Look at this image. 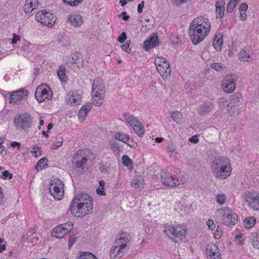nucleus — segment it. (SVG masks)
<instances>
[{"instance_id": "nucleus-1", "label": "nucleus", "mask_w": 259, "mask_h": 259, "mask_svg": "<svg viewBox=\"0 0 259 259\" xmlns=\"http://www.w3.org/2000/svg\"><path fill=\"white\" fill-rule=\"evenodd\" d=\"M210 24L207 18L199 17L195 18L189 28V35L194 45H198L208 35Z\"/></svg>"}, {"instance_id": "nucleus-2", "label": "nucleus", "mask_w": 259, "mask_h": 259, "mask_svg": "<svg viewBox=\"0 0 259 259\" xmlns=\"http://www.w3.org/2000/svg\"><path fill=\"white\" fill-rule=\"evenodd\" d=\"M210 167L213 175L217 178L225 179L231 175V165L229 160L226 157L215 158L212 161Z\"/></svg>"}, {"instance_id": "nucleus-3", "label": "nucleus", "mask_w": 259, "mask_h": 259, "mask_svg": "<svg viewBox=\"0 0 259 259\" xmlns=\"http://www.w3.org/2000/svg\"><path fill=\"white\" fill-rule=\"evenodd\" d=\"M92 97L94 98L93 104L96 106H100L105 96V85L101 78L94 80L92 89Z\"/></svg>"}, {"instance_id": "nucleus-4", "label": "nucleus", "mask_w": 259, "mask_h": 259, "mask_svg": "<svg viewBox=\"0 0 259 259\" xmlns=\"http://www.w3.org/2000/svg\"><path fill=\"white\" fill-rule=\"evenodd\" d=\"M95 156L91 150H78L73 157L72 164L76 168L83 169L88 159L93 160Z\"/></svg>"}, {"instance_id": "nucleus-5", "label": "nucleus", "mask_w": 259, "mask_h": 259, "mask_svg": "<svg viewBox=\"0 0 259 259\" xmlns=\"http://www.w3.org/2000/svg\"><path fill=\"white\" fill-rule=\"evenodd\" d=\"M217 217L223 224L228 226L235 225L238 221L237 215L228 207L218 209Z\"/></svg>"}, {"instance_id": "nucleus-6", "label": "nucleus", "mask_w": 259, "mask_h": 259, "mask_svg": "<svg viewBox=\"0 0 259 259\" xmlns=\"http://www.w3.org/2000/svg\"><path fill=\"white\" fill-rule=\"evenodd\" d=\"M164 232L169 238L176 242L182 240V237L186 234V229L179 226H165Z\"/></svg>"}, {"instance_id": "nucleus-7", "label": "nucleus", "mask_w": 259, "mask_h": 259, "mask_svg": "<svg viewBox=\"0 0 259 259\" xmlns=\"http://www.w3.org/2000/svg\"><path fill=\"white\" fill-rule=\"evenodd\" d=\"M93 204L86 202H79V203H71L70 210L71 213L75 217H81L92 212Z\"/></svg>"}, {"instance_id": "nucleus-8", "label": "nucleus", "mask_w": 259, "mask_h": 259, "mask_svg": "<svg viewBox=\"0 0 259 259\" xmlns=\"http://www.w3.org/2000/svg\"><path fill=\"white\" fill-rule=\"evenodd\" d=\"M31 116L27 113H23L17 115L14 119L16 128L20 131H26L31 126Z\"/></svg>"}, {"instance_id": "nucleus-9", "label": "nucleus", "mask_w": 259, "mask_h": 259, "mask_svg": "<svg viewBox=\"0 0 259 259\" xmlns=\"http://www.w3.org/2000/svg\"><path fill=\"white\" fill-rule=\"evenodd\" d=\"M63 186L62 182L59 179L51 181L49 190L55 199L61 200L64 194Z\"/></svg>"}, {"instance_id": "nucleus-10", "label": "nucleus", "mask_w": 259, "mask_h": 259, "mask_svg": "<svg viewBox=\"0 0 259 259\" xmlns=\"http://www.w3.org/2000/svg\"><path fill=\"white\" fill-rule=\"evenodd\" d=\"M36 20L44 25L52 27L55 24L56 18L54 15L50 12L44 10L37 12L35 15Z\"/></svg>"}, {"instance_id": "nucleus-11", "label": "nucleus", "mask_w": 259, "mask_h": 259, "mask_svg": "<svg viewBox=\"0 0 259 259\" xmlns=\"http://www.w3.org/2000/svg\"><path fill=\"white\" fill-rule=\"evenodd\" d=\"M123 116L126 121L133 127L136 134L139 137H142L145 133V130L142 124L139 121L138 118L127 113H123Z\"/></svg>"}, {"instance_id": "nucleus-12", "label": "nucleus", "mask_w": 259, "mask_h": 259, "mask_svg": "<svg viewBox=\"0 0 259 259\" xmlns=\"http://www.w3.org/2000/svg\"><path fill=\"white\" fill-rule=\"evenodd\" d=\"M35 97L36 100L40 103L46 99H51L53 97V93L49 86L41 84L37 87L35 93Z\"/></svg>"}, {"instance_id": "nucleus-13", "label": "nucleus", "mask_w": 259, "mask_h": 259, "mask_svg": "<svg viewBox=\"0 0 259 259\" xmlns=\"http://www.w3.org/2000/svg\"><path fill=\"white\" fill-rule=\"evenodd\" d=\"M161 179L162 183L168 187H173L184 183L182 179H178L175 176H172L169 172H161Z\"/></svg>"}, {"instance_id": "nucleus-14", "label": "nucleus", "mask_w": 259, "mask_h": 259, "mask_svg": "<svg viewBox=\"0 0 259 259\" xmlns=\"http://www.w3.org/2000/svg\"><path fill=\"white\" fill-rule=\"evenodd\" d=\"M29 91L24 88L12 92L10 96V103L19 104L22 100H27Z\"/></svg>"}, {"instance_id": "nucleus-15", "label": "nucleus", "mask_w": 259, "mask_h": 259, "mask_svg": "<svg viewBox=\"0 0 259 259\" xmlns=\"http://www.w3.org/2000/svg\"><path fill=\"white\" fill-rule=\"evenodd\" d=\"M241 99H242V96L239 93H236L231 96L230 101L227 104V107L228 108L230 107V109H229L230 114H234L236 113L238 114L239 113L240 108L239 103Z\"/></svg>"}, {"instance_id": "nucleus-16", "label": "nucleus", "mask_w": 259, "mask_h": 259, "mask_svg": "<svg viewBox=\"0 0 259 259\" xmlns=\"http://www.w3.org/2000/svg\"><path fill=\"white\" fill-rule=\"evenodd\" d=\"M236 81L235 75L231 74L226 76L222 81L223 91L227 93L233 92L236 88Z\"/></svg>"}, {"instance_id": "nucleus-17", "label": "nucleus", "mask_w": 259, "mask_h": 259, "mask_svg": "<svg viewBox=\"0 0 259 259\" xmlns=\"http://www.w3.org/2000/svg\"><path fill=\"white\" fill-rule=\"evenodd\" d=\"M246 201L249 206L254 210H259V193H249L246 196Z\"/></svg>"}, {"instance_id": "nucleus-18", "label": "nucleus", "mask_w": 259, "mask_h": 259, "mask_svg": "<svg viewBox=\"0 0 259 259\" xmlns=\"http://www.w3.org/2000/svg\"><path fill=\"white\" fill-rule=\"evenodd\" d=\"M159 44L158 36L154 35L144 41L143 49L146 51H148L150 49L158 46Z\"/></svg>"}, {"instance_id": "nucleus-19", "label": "nucleus", "mask_w": 259, "mask_h": 259, "mask_svg": "<svg viewBox=\"0 0 259 259\" xmlns=\"http://www.w3.org/2000/svg\"><path fill=\"white\" fill-rule=\"evenodd\" d=\"M67 21L70 25L74 27H78L82 24V16L78 14H70L67 17Z\"/></svg>"}, {"instance_id": "nucleus-20", "label": "nucleus", "mask_w": 259, "mask_h": 259, "mask_svg": "<svg viewBox=\"0 0 259 259\" xmlns=\"http://www.w3.org/2000/svg\"><path fill=\"white\" fill-rule=\"evenodd\" d=\"M81 99V96L74 92H69L66 96V101L69 105H76L80 104Z\"/></svg>"}, {"instance_id": "nucleus-21", "label": "nucleus", "mask_w": 259, "mask_h": 259, "mask_svg": "<svg viewBox=\"0 0 259 259\" xmlns=\"http://www.w3.org/2000/svg\"><path fill=\"white\" fill-rule=\"evenodd\" d=\"M126 250L114 244L110 249V256L112 259H115L116 257L120 258L124 255Z\"/></svg>"}, {"instance_id": "nucleus-22", "label": "nucleus", "mask_w": 259, "mask_h": 259, "mask_svg": "<svg viewBox=\"0 0 259 259\" xmlns=\"http://www.w3.org/2000/svg\"><path fill=\"white\" fill-rule=\"evenodd\" d=\"M86 202H89L90 203L93 204V200L91 197L89 195L84 193H80L74 197L73 200L72 201L71 203H75L77 204L79 202H84V203Z\"/></svg>"}, {"instance_id": "nucleus-23", "label": "nucleus", "mask_w": 259, "mask_h": 259, "mask_svg": "<svg viewBox=\"0 0 259 259\" xmlns=\"http://www.w3.org/2000/svg\"><path fill=\"white\" fill-rule=\"evenodd\" d=\"M129 240L124 234H122L117 237L114 242V244L120 248L126 250L127 244Z\"/></svg>"}, {"instance_id": "nucleus-24", "label": "nucleus", "mask_w": 259, "mask_h": 259, "mask_svg": "<svg viewBox=\"0 0 259 259\" xmlns=\"http://www.w3.org/2000/svg\"><path fill=\"white\" fill-rule=\"evenodd\" d=\"M72 61L70 63L75 64L78 68L83 66V59L82 56L80 53L74 52L70 55Z\"/></svg>"}, {"instance_id": "nucleus-25", "label": "nucleus", "mask_w": 259, "mask_h": 259, "mask_svg": "<svg viewBox=\"0 0 259 259\" xmlns=\"http://www.w3.org/2000/svg\"><path fill=\"white\" fill-rule=\"evenodd\" d=\"M214 108V105L212 103H203L200 106L198 112L200 115H205L210 112Z\"/></svg>"}, {"instance_id": "nucleus-26", "label": "nucleus", "mask_w": 259, "mask_h": 259, "mask_svg": "<svg viewBox=\"0 0 259 259\" xmlns=\"http://www.w3.org/2000/svg\"><path fill=\"white\" fill-rule=\"evenodd\" d=\"M168 63L166 59L164 57H158L155 59V64L157 71L162 72L163 68L161 67L162 66L166 67L167 65L168 66Z\"/></svg>"}, {"instance_id": "nucleus-27", "label": "nucleus", "mask_w": 259, "mask_h": 259, "mask_svg": "<svg viewBox=\"0 0 259 259\" xmlns=\"http://www.w3.org/2000/svg\"><path fill=\"white\" fill-rule=\"evenodd\" d=\"M109 145L111 150L114 153H119L122 151L123 147L119 142L115 140L110 141Z\"/></svg>"}, {"instance_id": "nucleus-28", "label": "nucleus", "mask_w": 259, "mask_h": 259, "mask_svg": "<svg viewBox=\"0 0 259 259\" xmlns=\"http://www.w3.org/2000/svg\"><path fill=\"white\" fill-rule=\"evenodd\" d=\"M143 178L141 176L139 175L135 176L132 180L131 186L135 189L143 187Z\"/></svg>"}, {"instance_id": "nucleus-29", "label": "nucleus", "mask_w": 259, "mask_h": 259, "mask_svg": "<svg viewBox=\"0 0 259 259\" xmlns=\"http://www.w3.org/2000/svg\"><path fill=\"white\" fill-rule=\"evenodd\" d=\"M212 44L213 47L217 51H221L223 44V36L217 35L214 38Z\"/></svg>"}, {"instance_id": "nucleus-30", "label": "nucleus", "mask_w": 259, "mask_h": 259, "mask_svg": "<svg viewBox=\"0 0 259 259\" xmlns=\"http://www.w3.org/2000/svg\"><path fill=\"white\" fill-rule=\"evenodd\" d=\"M58 76L60 80L62 82H66L67 77L65 73V67L63 65L59 66V70L57 71Z\"/></svg>"}, {"instance_id": "nucleus-31", "label": "nucleus", "mask_w": 259, "mask_h": 259, "mask_svg": "<svg viewBox=\"0 0 259 259\" xmlns=\"http://www.w3.org/2000/svg\"><path fill=\"white\" fill-rule=\"evenodd\" d=\"M52 235L53 237H55L57 238H62L65 236V234L63 233L62 230H61L60 225L53 229Z\"/></svg>"}, {"instance_id": "nucleus-32", "label": "nucleus", "mask_w": 259, "mask_h": 259, "mask_svg": "<svg viewBox=\"0 0 259 259\" xmlns=\"http://www.w3.org/2000/svg\"><path fill=\"white\" fill-rule=\"evenodd\" d=\"M114 138L118 141L123 142L124 143H126V141L130 140L128 135L119 132L115 134Z\"/></svg>"}, {"instance_id": "nucleus-33", "label": "nucleus", "mask_w": 259, "mask_h": 259, "mask_svg": "<svg viewBox=\"0 0 259 259\" xmlns=\"http://www.w3.org/2000/svg\"><path fill=\"white\" fill-rule=\"evenodd\" d=\"M255 219L253 217H248L244 221V225L245 228L250 229L253 227L255 223Z\"/></svg>"}, {"instance_id": "nucleus-34", "label": "nucleus", "mask_w": 259, "mask_h": 259, "mask_svg": "<svg viewBox=\"0 0 259 259\" xmlns=\"http://www.w3.org/2000/svg\"><path fill=\"white\" fill-rule=\"evenodd\" d=\"M161 68H163L162 72H161L160 71H158L160 75L163 78H167V77L170 76L171 73V70L170 68L169 64L168 63V66L167 65L166 67L162 66Z\"/></svg>"}, {"instance_id": "nucleus-35", "label": "nucleus", "mask_w": 259, "mask_h": 259, "mask_svg": "<svg viewBox=\"0 0 259 259\" xmlns=\"http://www.w3.org/2000/svg\"><path fill=\"white\" fill-rule=\"evenodd\" d=\"M78 259H97L92 253L89 252H84L80 253Z\"/></svg>"}, {"instance_id": "nucleus-36", "label": "nucleus", "mask_w": 259, "mask_h": 259, "mask_svg": "<svg viewBox=\"0 0 259 259\" xmlns=\"http://www.w3.org/2000/svg\"><path fill=\"white\" fill-rule=\"evenodd\" d=\"M216 252H220L218 247L214 244L208 245L207 248V253L208 254H215Z\"/></svg>"}, {"instance_id": "nucleus-37", "label": "nucleus", "mask_w": 259, "mask_h": 259, "mask_svg": "<svg viewBox=\"0 0 259 259\" xmlns=\"http://www.w3.org/2000/svg\"><path fill=\"white\" fill-rule=\"evenodd\" d=\"M240 59L242 61H248V59L250 58L248 53L244 50H242L239 53Z\"/></svg>"}, {"instance_id": "nucleus-38", "label": "nucleus", "mask_w": 259, "mask_h": 259, "mask_svg": "<svg viewBox=\"0 0 259 259\" xmlns=\"http://www.w3.org/2000/svg\"><path fill=\"white\" fill-rule=\"evenodd\" d=\"M63 144V138L61 137L57 138L56 141L52 144V148L53 149H57L60 147Z\"/></svg>"}, {"instance_id": "nucleus-39", "label": "nucleus", "mask_w": 259, "mask_h": 259, "mask_svg": "<svg viewBox=\"0 0 259 259\" xmlns=\"http://www.w3.org/2000/svg\"><path fill=\"white\" fill-rule=\"evenodd\" d=\"M216 200L218 203L222 205L223 204L226 200V196L224 194L220 193L218 194L216 196Z\"/></svg>"}, {"instance_id": "nucleus-40", "label": "nucleus", "mask_w": 259, "mask_h": 259, "mask_svg": "<svg viewBox=\"0 0 259 259\" xmlns=\"http://www.w3.org/2000/svg\"><path fill=\"white\" fill-rule=\"evenodd\" d=\"M236 2H234L232 0H231L228 4L227 6V12L228 13H232L235 7L236 6Z\"/></svg>"}, {"instance_id": "nucleus-41", "label": "nucleus", "mask_w": 259, "mask_h": 259, "mask_svg": "<svg viewBox=\"0 0 259 259\" xmlns=\"http://www.w3.org/2000/svg\"><path fill=\"white\" fill-rule=\"evenodd\" d=\"M217 18L219 17L222 18L225 13V7H216L215 10Z\"/></svg>"}, {"instance_id": "nucleus-42", "label": "nucleus", "mask_w": 259, "mask_h": 259, "mask_svg": "<svg viewBox=\"0 0 259 259\" xmlns=\"http://www.w3.org/2000/svg\"><path fill=\"white\" fill-rule=\"evenodd\" d=\"M122 162L125 166H128L130 164L132 163V160L126 154L123 155L121 158Z\"/></svg>"}, {"instance_id": "nucleus-43", "label": "nucleus", "mask_w": 259, "mask_h": 259, "mask_svg": "<svg viewBox=\"0 0 259 259\" xmlns=\"http://www.w3.org/2000/svg\"><path fill=\"white\" fill-rule=\"evenodd\" d=\"M210 67L213 69L217 70V71H221L223 69L224 66L222 65L221 63H213L211 64Z\"/></svg>"}, {"instance_id": "nucleus-44", "label": "nucleus", "mask_w": 259, "mask_h": 259, "mask_svg": "<svg viewBox=\"0 0 259 259\" xmlns=\"http://www.w3.org/2000/svg\"><path fill=\"white\" fill-rule=\"evenodd\" d=\"M25 4H28V6L35 9L38 7L37 0H26Z\"/></svg>"}, {"instance_id": "nucleus-45", "label": "nucleus", "mask_w": 259, "mask_h": 259, "mask_svg": "<svg viewBox=\"0 0 259 259\" xmlns=\"http://www.w3.org/2000/svg\"><path fill=\"white\" fill-rule=\"evenodd\" d=\"M181 115V113L180 112L176 111L171 113V118L175 122L178 123V120L180 118V116Z\"/></svg>"}, {"instance_id": "nucleus-46", "label": "nucleus", "mask_w": 259, "mask_h": 259, "mask_svg": "<svg viewBox=\"0 0 259 259\" xmlns=\"http://www.w3.org/2000/svg\"><path fill=\"white\" fill-rule=\"evenodd\" d=\"M2 178L4 180H6L7 179L11 180L13 178V174L10 173L8 170H4L2 172Z\"/></svg>"}, {"instance_id": "nucleus-47", "label": "nucleus", "mask_w": 259, "mask_h": 259, "mask_svg": "<svg viewBox=\"0 0 259 259\" xmlns=\"http://www.w3.org/2000/svg\"><path fill=\"white\" fill-rule=\"evenodd\" d=\"M47 161H48V159L46 158H42L40 159H39L35 166V168L37 169V170H38V166H39L40 169H42V168H44V166L42 164H44L45 162Z\"/></svg>"}, {"instance_id": "nucleus-48", "label": "nucleus", "mask_w": 259, "mask_h": 259, "mask_svg": "<svg viewBox=\"0 0 259 259\" xmlns=\"http://www.w3.org/2000/svg\"><path fill=\"white\" fill-rule=\"evenodd\" d=\"M130 44V41H127L123 45H122L121 46V49L123 51H126L127 53H128L129 54L132 52L131 49L129 48Z\"/></svg>"}, {"instance_id": "nucleus-49", "label": "nucleus", "mask_w": 259, "mask_h": 259, "mask_svg": "<svg viewBox=\"0 0 259 259\" xmlns=\"http://www.w3.org/2000/svg\"><path fill=\"white\" fill-rule=\"evenodd\" d=\"M126 33L125 32H122L118 37L117 41L121 44L126 40Z\"/></svg>"}, {"instance_id": "nucleus-50", "label": "nucleus", "mask_w": 259, "mask_h": 259, "mask_svg": "<svg viewBox=\"0 0 259 259\" xmlns=\"http://www.w3.org/2000/svg\"><path fill=\"white\" fill-rule=\"evenodd\" d=\"M87 114L88 113L87 112V111H85V110H84V109H82L81 108L78 114V118H82L83 120H84Z\"/></svg>"}, {"instance_id": "nucleus-51", "label": "nucleus", "mask_w": 259, "mask_h": 259, "mask_svg": "<svg viewBox=\"0 0 259 259\" xmlns=\"http://www.w3.org/2000/svg\"><path fill=\"white\" fill-rule=\"evenodd\" d=\"M34 10H35V9L28 6V4H25L24 6V10L26 14L29 15Z\"/></svg>"}, {"instance_id": "nucleus-52", "label": "nucleus", "mask_w": 259, "mask_h": 259, "mask_svg": "<svg viewBox=\"0 0 259 259\" xmlns=\"http://www.w3.org/2000/svg\"><path fill=\"white\" fill-rule=\"evenodd\" d=\"M208 259H221V256L220 252H216L215 254L207 255Z\"/></svg>"}, {"instance_id": "nucleus-53", "label": "nucleus", "mask_w": 259, "mask_h": 259, "mask_svg": "<svg viewBox=\"0 0 259 259\" xmlns=\"http://www.w3.org/2000/svg\"><path fill=\"white\" fill-rule=\"evenodd\" d=\"M99 169L101 172L106 173L109 171V167L102 163L100 166Z\"/></svg>"}, {"instance_id": "nucleus-54", "label": "nucleus", "mask_w": 259, "mask_h": 259, "mask_svg": "<svg viewBox=\"0 0 259 259\" xmlns=\"http://www.w3.org/2000/svg\"><path fill=\"white\" fill-rule=\"evenodd\" d=\"M92 108V104L90 102H88L85 103V104L84 106H83L81 108L82 109H84V110H85V111H87V113H88L89 111L91 110Z\"/></svg>"}, {"instance_id": "nucleus-55", "label": "nucleus", "mask_w": 259, "mask_h": 259, "mask_svg": "<svg viewBox=\"0 0 259 259\" xmlns=\"http://www.w3.org/2000/svg\"><path fill=\"white\" fill-rule=\"evenodd\" d=\"M226 101L227 99L225 98L222 97L220 98L218 102L220 108H224L225 106V103L226 102Z\"/></svg>"}, {"instance_id": "nucleus-56", "label": "nucleus", "mask_w": 259, "mask_h": 259, "mask_svg": "<svg viewBox=\"0 0 259 259\" xmlns=\"http://www.w3.org/2000/svg\"><path fill=\"white\" fill-rule=\"evenodd\" d=\"M248 9V5L246 3H242L240 5L239 10L240 12H245Z\"/></svg>"}, {"instance_id": "nucleus-57", "label": "nucleus", "mask_w": 259, "mask_h": 259, "mask_svg": "<svg viewBox=\"0 0 259 259\" xmlns=\"http://www.w3.org/2000/svg\"><path fill=\"white\" fill-rule=\"evenodd\" d=\"M242 235H237L235 236L236 241L240 245H242L243 243V241L242 237Z\"/></svg>"}, {"instance_id": "nucleus-58", "label": "nucleus", "mask_w": 259, "mask_h": 259, "mask_svg": "<svg viewBox=\"0 0 259 259\" xmlns=\"http://www.w3.org/2000/svg\"><path fill=\"white\" fill-rule=\"evenodd\" d=\"M207 225L208 226L209 229L213 230L215 227V224L211 220H208L207 222Z\"/></svg>"}, {"instance_id": "nucleus-59", "label": "nucleus", "mask_w": 259, "mask_h": 259, "mask_svg": "<svg viewBox=\"0 0 259 259\" xmlns=\"http://www.w3.org/2000/svg\"><path fill=\"white\" fill-rule=\"evenodd\" d=\"M253 245L259 249V234H257L255 238L252 241Z\"/></svg>"}, {"instance_id": "nucleus-60", "label": "nucleus", "mask_w": 259, "mask_h": 259, "mask_svg": "<svg viewBox=\"0 0 259 259\" xmlns=\"http://www.w3.org/2000/svg\"><path fill=\"white\" fill-rule=\"evenodd\" d=\"M118 17H121L124 21H127L130 18V16L127 15L126 12H122L118 15Z\"/></svg>"}, {"instance_id": "nucleus-61", "label": "nucleus", "mask_w": 259, "mask_h": 259, "mask_svg": "<svg viewBox=\"0 0 259 259\" xmlns=\"http://www.w3.org/2000/svg\"><path fill=\"white\" fill-rule=\"evenodd\" d=\"M38 238L36 237H32L31 235L27 237V241L31 243H36L38 240Z\"/></svg>"}, {"instance_id": "nucleus-62", "label": "nucleus", "mask_w": 259, "mask_h": 259, "mask_svg": "<svg viewBox=\"0 0 259 259\" xmlns=\"http://www.w3.org/2000/svg\"><path fill=\"white\" fill-rule=\"evenodd\" d=\"M20 40V36L16 35L15 33L13 34V38L12 39V44H16L18 40Z\"/></svg>"}, {"instance_id": "nucleus-63", "label": "nucleus", "mask_w": 259, "mask_h": 259, "mask_svg": "<svg viewBox=\"0 0 259 259\" xmlns=\"http://www.w3.org/2000/svg\"><path fill=\"white\" fill-rule=\"evenodd\" d=\"M225 0H218L216 2V7H225Z\"/></svg>"}, {"instance_id": "nucleus-64", "label": "nucleus", "mask_w": 259, "mask_h": 259, "mask_svg": "<svg viewBox=\"0 0 259 259\" xmlns=\"http://www.w3.org/2000/svg\"><path fill=\"white\" fill-rule=\"evenodd\" d=\"M189 141L193 143H197L199 141L197 135H195L194 136H193L191 138L189 139Z\"/></svg>"}]
</instances>
